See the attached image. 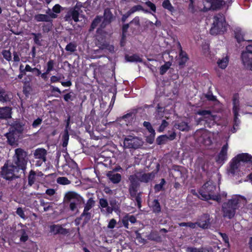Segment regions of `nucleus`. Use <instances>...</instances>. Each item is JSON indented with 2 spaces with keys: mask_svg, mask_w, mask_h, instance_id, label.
<instances>
[{
  "mask_svg": "<svg viewBox=\"0 0 252 252\" xmlns=\"http://www.w3.org/2000/svg\"><path fill=\"white\" fill-rule=\"evenodd\" d=\"M246 203L245 198L239 195H233L230 199L224 202L221 207L222 216L229 219L233 218L240 205Z\"/></svg>",
  "mask_w": 252,
  "mask_h": 252,
  "instance_id": "nucleus-1",
  "label": "nucleus"
},
{
  "mask_svg": "<svg viewBox=\"0 0 252 252\" xmlns=\"http://www.w3.org/2000/svg\"><path fill=\"white\" fill-rule=\"evenodd\" d=\"M252 157L247 153L238 155L234 158L230 163L229 168L227 170L228 173L233 177L241 176L243 173L241 171V166L245 163H252Z\"/></svg>",
  "mask_w": 252,
  "mask_h": 252,
  "instance_id": "nucleus-2",
  "label": "nucleus"
},
{
  "mask_svg": "<svg viewBox=\"0 0 252 252\" xmlns=\"http://www.w3.org/2000/svg\"><path fill=\"white\" fill-rule=\"evenodd\" d=\"M28 160L27 152L20 148L15 149V154L12 157V164L23 174H25Z\"/></svg>",
  "mask_w": 252,
  "mask_h": 252,
  "instance_id": "nucleus-3",
  "label": "nucleus"
},
{
  "mask_svg": "<svg viewBox=\"0 0 252 252\" xmlns=\"http://www.w3.org/2000/svg\"><path fill=\"white\" fill-rule=\"evenodd\" d=\"M216 187L211 181L207 182L202 187L199 193L203 199H212L220 203L221 202V195L216 194Z\"/></svg>",
  "mask_w": 252,
  "mask_h": 252,
  "instance_id": "nucleus-4",
  "label": "nucleus"
},
{
  "mask_svg": "<svg viewBox=\"0 0 252 252\" xmlns=\"http://www.w3.org/2000/svg\"><path fill=\"white\" fill-rule=\"evenodd\" d=\"M63 201L65 204H69V207L71 211L77 210L78 206L84 204L83 198L78 194L74 191H68L64 195Z\"/></svg>",
  "mask_w": 252,
  "mask_h": 252,
  "instance_id": "nucleus-5",
  "label": "nucleus"
},
{
  "mask_svg": "<svg viewBox=\"0 0 252 252\" xmlns=\"http://www.w3.org/2000/svg\"><path fill=\"white\" fill-rule=\"evenodd\" d=\"M227 24L222 14L219 13L214 17L213 26L210 32L212 35L221 34L226 31Z\"/></svg>",
  "mask_w": 252,
  "mask_h": 252,
  "instance_id": "nucleus-6",
  "label": "nucleus"
},
{
  "mask_svg": "<svg viewBox=\"0 0 252 252\" xmlns=\"http://www.w3.org/2000/svg\"><path fill=\"white\" fill-rule=\"evenodd\" d=\"M20 171L12 164L8 165L5 164L2 167L1 176L6 180L13 178H19L20 175L18 173Z\"/></svg>",
  "mask_w": 252,
  "mask_h": 252,
  "instance_id": "nucleus-7",
  "label": "nucleus"
},
{
  "mask_svg": "<svg viewBox=\"0 0 252 252\" xmlns=\"http://www.w3.org/2000/svg\"><path fill=\"white\" fill-rule=\"evenodd\" d=\"M143 144L142 139L132 135H128L124 140V147L127 149H137Z\"/></svg>",
  "mask_w": 252,
  "mask_h": 252,
  "instance_id": "nucleus-8",
  "label": "nucleus"
},
{
  "mask_svg": "<svg viewBox=\"0 0 252 252\" xmlns=\"http://www.w3.org/2000/svg\"><path fill=\"white\" fill-rule=\"evenodd\" d=\"M94 44L100 50L106 49L111 53L115 52V47L113 45L109 44L106 40L105 37L101 33L96 35Z\"/></svg>",
  "mask_w": 252,
  "mask_h": 252,
  "instance_id": "nucleus-9",
  "label": "nucleus"
},
{
  "mask_svg": "<svg viewBox=\"0 0 252 252\" xmlns=\"http://www.w3.org/2000/svg\"><path fill=\"white\" fill-rule=\"evenodd\" d=\"M241 59L244 65L252 70V44L246 46L241 53Z\"/></svg>",
  "mask_w": 252,
  "mask_h": 252,
  "instance_id": "nucleus-10",
  "label": "nucleus"
},
{
  "mask_svg": "<svg viewBox=\"0 0 252 252\" xmlns=\"http://www.w3.org/2000/svg\"><path fill=\"white\" fill-rule=\"evenodd\" d=\"M66 12L63 17L64 21L72 24L73 21L77 23L79 21V18L81 15L79 12L73 8L69 7L66 9Z\"/></svg>",
  "mask_w": 252,
  "mask_h": 252,
  "instance_id": "nucleus-11",
  "label": "nucleus"
},
{
  "mask_svg": "<svg viewBox=\"0 0 252 252\" xmlns=\"http://www.w3.org/2000/svg\"><path fill=\"white\" fill-rule=\"evenodd\" d=\"M204 8L205 11L212 9L218 10L221 8L225 4L223 0H203Z\"/></svg>",
  "mask_w": 252,
  "mask_h": 252,
  "instance_id": "nucleus-12",
  "label": "nucleus"
},
{
  "mask_svg": "<svg viewBox=\"0 0 252 252\" xmlns=\"http://www.w3.org/2000/svg\"><path fill=\"white\" fill-rule=\"evenodd\" d=\"M47 151L43 148H38L33 153V157L37 159L35 165L40 166L43 162L46 161Z\"/></svg>",
  "mask_w": 252,
  "mask_h": 252,
  "instance_id": "nucleus-13",
  "label": "nucleus"
},
{
  "mask_svg": "<svg viewBox=\"0 0 252 252\" xmlns=\"http://www.w3.org/2000/svg\"><path fill=\"white\" fill-rule=\"evenodd\" d=\"M196 223L198 227L203 229L210 228L211 225L210 215L207 213L202 214L198 218Z\"/></svg>",
  "mask_w": 252,
  "mask_h": 252,
  "instance_id": "nucleus-14",
  "label": "nucleus"
},
{
  "mask_svg": "<svg viewBox=\"0 0 252 252\" xmlns=\"http://www.w3.org/2000/svg\"><path fill=\"white\" fill-rule=\"evenodd\" d=\"M57 17L58 15L56 13H51L49 15L38 14L34 16V19L37 22H44L51 24L53 19L57 18Z\"/></svg>",
  "mask_w": 252,
  "mask_h": 252,
  "instance_id": "nucleus-15",
  "label": "nucleus"
},
{
  "mask_svg": "<svg viewBox=\"0 0 252 252\" xmlns=\"http://www.w3.org/2000/svg\"><path fill=\"white\" fill-rule=\"evenodd\" d=\"M137 177L140 182L147 183L151 181L155 178V174L152 172L151 173H145L142 172H137Z\"/></svg>",
  "mask_w": 252,
  "mask_h": 252,
  "instance_id": "nucleus-16",
  "label": "nucleus"
},
{
  "mask_svg": "<svg viewBox=\"0 0 252 252\" xmlns=\"http://www.w3.org/2000/svg\"><path fill=\"white\" fill-rule=\"evenodd\" d=\"M25 124L19 121L13 122L10 125L9 130L21 135L24 129Z\"/></svg>",
  "mask_w": 252,
  "mask_h": 252,
  "instance_id": "nucleus-17",
  "label": "nucleus"
},
{
  "mask_svg": "<svg viewBox=\"0 0 252 252\" xmlns=\"http://www.w3.org/2000/svg\"><path fill=\"white\" fill-rule=\"evenodd\" d=\"M129 193L131 199L135 200L137 204V207L140 209L142 205V199L141 195L142 192L137 193V189H128Z\"/></svg>",
  "mask_w": 252,
  "mask_h": 252,
  "instance_id": "nucleus-18",
  "label": "nucleus"
},
{
  "mask_svg": "<svg viewBox=\"0 0 252 252\" xmlns=\"http://www.w3.org/2000/svg\"><path fill=\"white\" fill-rule=\"evenodd\" d=\"M7 139V143L11 146L17 145L20 135L9 130V132L5 134Z\"/></svg>",
  "mask_w": 252,
  "mask_h": 252,
  "instance_id": "nucleus-19",
  "label": "nucleus"
},
{
  "mask_svg": "<svg viewBox=\"0 0 252 252\" xmlns=\"http://www.w3.org/2000/svg\"><path fill=\"white\" fill-rule=\"evenodd\" d=\"M176 136L175 132L173 131L169 135H162L158 136L156 139V143L158 145H162L165 144L168 140H174Z\"/></svg>",
  "mask_w": 252,
  "mask_h": 252,
  "instance_id": "nucleus-20",
  "label": "nucleus"
},
{
  "mask_svg": "<svg viewBox=\"0 0 252 252\" xmlns=\"http://www.w3.org/2000/svg\"><path fill=\"white\" fill-rule=\"evenodd\" d=\"M228 148V145L227 142L224 144L219 153L217 161L219 163H222L227 158V150Z\"/></svg>",
  "mask_w": 252,
  "mask_h": 252,
  "instance_id": "nucleus-21",
  "label": "nucleus"
},
{
  "mask_svg": "<svg viewBox=\"0 0 252 252\" xmlns=\"http://www.w3.org/2000/svg\"><path fill=\"white\" fill-rule=\"evenodd\" d=\"M50 231L53 232L54 235L58 234L65 235L68 233L67 229L63 228L61 225L56 224L52 225L50 226Z\"/></svg>",
  "mask_w": 252,
  "mask_h": 252,
  "instance_id": "nucleus-22",
  "label": "nucleus"
},
{
  "mask_svg": "<svg viewBox=\"0 0 252 252\" xmlns=\"http://www.w3.org/2000/svg\"><path fill=\"white\" fill-rule=\"evenodd\" d=\"M109 204L107 209H105V213L107 215L112 214L113 211L117 212L119 209L118 201L115 199H111L109 201Z\"/></svg>",
  "mask_w": 252,
  "mask_h": 252,
  "instance_id": "nucleus-23",
  "label": "nucleus"
},
{
  "mask_svg": "<svg viewBox=\"0 0 252 252\" xmlns=\"http://www.w3.org/2000/svg\"><path fill=\"white\" fill-rule=\"evenodd\" d=\"M197 114L203 117V119H202V120H206V121H214L216 117V115H213L210 110H199L197 111Z\"/></svg>",
  "mask_w": 252,
  "mask_h": 252,
  "instance_id": "nucleus-24",
  "label": "nucleus"
},
{
  "mask_svg": "<svg viewBox=\"0 0 252 252\" xmlns=\"http://www.w3.org/2000/svg\"><path fill=\"white\" fill-rule=\"evenodd\" d=\"M130 184L128 189H137L140 186L139 180L137 177V174L135 173L134 175H131L129 177Z\"/></svg>",
  "mask_w": 252,
  "mask_h": 252,
  "instance_id": "nucleus-25",
  "label": "nucleus"
},
{
  "mask_svg": "<svg viewBox=\"0 0 252 252\" xmlns=\"http://www.w3.org/2000/svg\"><path fill=\"white\" fill-rule=\"evenodd\" d=\"M107 176L114 184H118L120 182L122 178L121 174L116 173L114 170L109 171L107 173Z\"/></svg>",
  "mask_w": 252,
  "mask_h": 252,
  "instance_id": "nucleus-26",
  "label": "nucleus"
},
{
  "mask_svg": "<svg viewBox=\"0 0 252 252\" xmlns=\"http://www.w3.org/2000/svg\"><path fill=\"white\" fill-rule=\"evenodd\" d=\"M11 117V108L10 107H0V119H7Z\"/></svg>",
  "mask_w": 252,
  "mask_h": 252,
  "instance_id": "nucleus-27",
  "label": "nucleus"
},
{
  "mask_svg": "<svg viewBox=\"0 0 252 252\" xmlns=\"http://www.w3.org/2000/svg\"><path fill=\"white\" fill-rule=\"evenodd\" d=\"M174 126L182 131H189L190 129V126L189 125V123L184 121L176 123Z\"/></svg>",
  "mask_w": 252,
  "mask_h": 252,
  "instance_id": "nucleus-28",
  "label": "nucleus"
},
{
  "mask_svg": "<svg viewBox=\"0 0 252 252\" xmlns=\"http://www.w3.org/2000/svg\"><path fill=\"white\" fill-rule=\"evenodd\" d=\"M232 103L233 113L237 114V112H239L240 110L239 95L238 94H233L232 98Z\"/></svg>",
  "mask_w": 252,
  "mask_h": 252,
  "instance_id": "nucleus-29",
  "label": "nucleus"
},
{
  "mask_svg": "<svg viewBox=\"0 0 252 252\" xmlns=\"http://www.w3.org/2000/svg\"><path fill=\"white\" fill-rule=\"evenodd\" d=\"M19 178H13L8 180V185L11 190H17L20 187V183L18 181Z\"/></svg>",
  "mask_w": 252,
  "mask_h": 252,
  "instance_id": "nucleus-30",
  "label": "nucleus"
},
{
  "mask_svg": "<svg viewBox=\"0 0 252 252\" xmlns=\"http://www.w3.org/2000/svg\"><path fill=\"white\" fill-rule=\"evenodd\" d=\"M188 59L189 58L186 53L181 50L179 54V65L181 68L183 67Z\"/></svg>",
  "mask_w": 252,
  "mask_h": 252,
  "instance_id": "nucleus-31",
  "label": "nucleus"
},
{
  "mask_svg": "<svg viewBox=\"0 0 252 252\" xmlns=\"http://www.w3.org/2000/svg\"><path fill=\"white\" fill-rule=\"evenodd\" d=\"M147 239L150 240L154 241L157 242L161 241V238L157 231H151V233L147 236Z\"/></svg>",
  "mask_w": 252,
  "mask_h": 252,
  "instance_id": "nucleus-32",
  "label": "nucleus"
},
{
  "mask_svg": "<svg viewBox=\"0 0 252 252\" xmlns=\"http://www.w3.org/2000/svg\"><path fill=\"white\" fill-rule=\"evenodd\" d=\"M10 100V98L9 97L5 90L0 87V102L3 103L9 101Z\"/></svg>",
  "mask_w": 252,
  "mask_h": 252,
  "instance_id": "nucleus-33",
  "label": "nucleus"
},
{
  "mask_svg": "<svg viewBox=\"0 0 252 252\" xmlns=\"http://www.w3.org/2000/svg\"><path fill=\"white\" fill-rule=\"evenodd\" d=\"M103 20H105L110 23L112 22L113 19V15L109 8H106L104 11Z\"/></svg>",
  "mask_w": 252,
  "mask_h": 252,
  "instance_id": "nucleus-34",
  "label": "nucleus"
},
{
  "mask_svg": "<svg viewBox=\"0 0 252 252\" xmlns=\"http://www.w3.org/2000/svg\"><path fill=\"white\" fill-rule=\"evenodd\" d=\"M102 17L100 16H96L95 18L93 20L92 22L89 31H93L94 29L96 28V27L101 22L102 20Z\"/></svg>",
  "mask_w": 252,
  "mask_h": 252,
  "instance_id": "nucleus-35",
  "label": "nucleus"
},
{
  "mask_svg": "<svg viewBox=\"0 0 252 252\" xmlns=\"http://www.w3.org/2000/svg\"><path fill=\"white\" fill-rule=\"evenodd\" d=\"M126 60L130 62H142V59L137 55L134 54L131 56H126Z\"/></svg>",
  "mask_w": 252,
  "mask_h": 252,
  "instance_id": "nucleus-36",
  "label": "nucleus"
},
{
  "mask_svg": "<svg viewBox=\"0 0 252 252\" xmlns=\"http://www.w3.org/2000/svg\"><path fill=\"white\" fill-rule=\"evenodd\" d=\"M172 65V63L170 62H166L164 64L161 65L159 68V73L160 75L164 74L167 70L169 69Z\"/></svg>",
  "mask_w": 252,
  "mask_h": 252,
  "instance_id": "nucleus-37",
  "label": "nucleus"
},
{
  "mask_svg": "<svg viewBox=\"0 0 252 252\" xmlns=\"http://www.w3.org/2000/svg\"><path fill=\"white\" fill-rule=\"evenodd\" d=\"M95 204V201L94 200L92 197L90 198L87 203L85 204L84 211H88L91 210Z\"/></svg>",
  "mask_w": 252,
  "mask_h": 252,
  "instance_id": "nucleus-38",
  "label": "nucleus"
},
{
  "mask_svg": "<svg viewBox=\"0 0 252 252\" xmlns=\"http://www.w3.org/2000/svg\"><path fill=\"white\" fill-rule=\"evenodd\" d=\"M36 173L32 170H31L30 172L28 177V185L32 186L36 180Z\"/></svg>",
  "mask_w": 252,
  "mask_h": 252,
  "instance_id": "nucleus-39",
  "label": "nucleus"
},
{
  "mask_svg": "<svg viewBox=\"0 0 252 252\" xmlns=\"http://www.w3.org/2000/svg\"><path fill=\"white\" fill-rule=\"evenodd\" d=\"M156 112L155 117L157 118V119H160L163 116L164 113V108L160 106L159 104H158Z\"/></svg>",
  "mask_w": 252,
  "mask_h": 252,
  "instance_id": "nucleus-40",
  "label": "nucleus"
},
{
  "mask_svg": "<svg viewBox=\"0 0 252 252\" xmlns=\"http://www.w3.org/2000/svg\"><path fill=\"white\" fill-rule=\"evenodd\" d=\"M152 209L154 213H158L161 211L160 204L158 199H155L152 202Z\"/></svg>",
  "mask_w": 252,
  "mask_h": 252,
  "instance_id": "nucleus-41",
  "label": "nucleus"
},
{
  "mask_svg": "<svg viewBox=\"0 0 252 252\" xmlns=\"http://www.w3.org/2000/svg\"><path fill=\"white\" fill-rule=\"evenodd\" d=\"M20 234V240L22 242H26L29 239V236L24 229H21L18 231Z\"/></svg>",
  "mask_w": 252,
  "mask_h": 252,
  "instance_id": "nucleus-42",
  "label": "nucleus"
},
{
  "mask_svg": "<svg viewBox=\"0 0 252 252\" xmlns=\"http://www.w3.org/2000/svg\"><path fill=\"white\" fill-rule=\"evenodd\" d=\"M143 126L147 129V130L149 131L150 133H151V136L152 137H154L156 133L151 123L148 122H144L143 123Z\"/></svg>",
  "mask_w": 252,
  "mask_h": 252,
  "instance_id": "nucleus-43",
  "label": "nucleus"
},
{
  "mask_svg": "<svg viewBox=\"0 0 252 252\" xmlns=\"http://www.w3.org/2000/svg\"><path fill=\"white\" fill-rule=\"evenodd\" d=\"M99 206L100 208H101V211L102 212L103 211H105V210H103V209L105 208L106 209H107V207H108V202L107 200V199L104 198H99Z\"/></svg>",
  "mask_w": 252,
  "mask_h": 252,
  "instance_id": "nucleus-44",
  "label": "nucleus"
},
{
  "mask_svg": "<svg viewBox=\"0 0 252 252\" xmlns=\"http://www.w3.org/2000/svg\"><path fill=\"white\" fill-rule=\"evenodd\" d=\"M228 63V59L227 57L223 58L221 60H219L217 63L218 65L222 69H224L227 65Z\"/></svg>",
  "mask_w": 252,
  "mask_h": 252,
  "instance_id": "nucleus-45",
  "label": "nucleus"
},
{
  "mask_svg": "<svg viewBox=\"0 0 252 252\" xmlns=\"http://www.w3.org/2000/svg\"><path fill=\"white\" fill-rule=\"evenodd\" d=\"M80 216L82 218H84V224L88 223L92 217L91 213L88 211H83Z\"/></svg>",
  "mask_w": 252,
  "mask_h": 252,
  "instance_id": "nucleus-46",
  "label": "nucleus"
},
{
  "mask_svg": "<svg viewBox=\"0 0 252 252\" xmlns=\"http://www.w3.org/2000/svg\"><path fill=\"white\" fill-rule=\"evenodd\" d=\"M235 38L238 42L244 40L243 34L240 29H236L235 31Z\"/></svg>",
  "mask_w": 252,
  "mask_h": 252,
  "instance_id": "nucleus-47",
  "label": "nucleus"
},
{
  "mask_svg": "<svg viewBox=\"0 0 252 252\" xmlns=\"http://www.w3.org/2000/svg\"><path fill=\"white\" fill-rule=\"evenodd\" d=\"M32 35L33 36V40L35 44L38 46L41 45V40L40 39L42 37V34L40 33H32Z\"/></svg>",
  "mask_w": 252,
  "mask_h": 252,
  "instance_id": "nucleus-48",
  "label": "nucleus"
},
{
  "mask_svg": "<svg viewBox=\"0 0 252 252\" xmlns=\"http://www.w3.org/2000/svg\"><path fill=\"white\" fill-rule=\"evenodd\" d=\"M77 44L74 42H70L65 47V49L68 52L73 53L76 51Z\"/></svg>",
  "mask_w": 252,
  "mask_h": 252,
  "instance_id": "nucleus-49",
  "label": "nucleus"
},
{
  "mask_svg": "<svg viewBox=\"0 0 252 252\" xmlns=\"http://www.w3.org/2000/svg\"><path fill=\"white\" fill-rule=\"evenodd\" d=\"M162 5L163 8L168 10L170 12H173L174 11V8L171 5L169 0H164Z\"/></svg>",
  "mask_w": 252,
  "mask_h": 252,
  "instance_id": "nucleus-50",
  "label": "nucleus"
},
{
  "mask_svg": "<svg viewBox=\"0 0 252 252\" xmlns=\"http://www.w3.org/2000/svg\"><path fill=\"white\" fill-rule=\"evenodd\" d=\"M57 182L59 184L63 185H66L70 184V181L66 177H58L57 179Z\"/></svg>",
  "mask_w": 252,
  "mask_h": 252,
  "instance_id": "nucleus-51",
  "label": "nucleus"
},
{
  "mask_svg": "<svg viewBox=\"0 0 252 252\" xmlns=\"http://www.w3.org/2000/svg\"><path fill=\"white\" fill-rule=\"evenodd\" d=\"M234 114V124H233V132H236V127L239 126L240 123V120L238 119L239 112H237V114L233 113Z\"/></svg>",
  "mask_w": 252,
  "mask_h": 252,
  "instance_id": "nucleus-52",
  "label": "nucleus"
},
{
  "mask_svg": "<svg viewBox=\"0 0 252 252\" xmlns=\"http://www.w3.org/2000/svg\"><path fill=\"white\" fill-rule=\"evenodd\" d=\"M32 91V88L29 82H25L24 85L23 87V93L26 95L28 96Z\"/></svg>",
  "mask_w": 252,
  "mask_h": 252,
  "instance_id": "nucleus-53",
  "label": "nucleus"
},
{
  "mask_svg": "<svg viewBox=\"0 0 252 252\" xmlns=\"http://www.w3.org/2000/svg\"><path fill=\"white\" fill-rule=\"evenodd\" d=\"M110 23L105 21L103 20L102 23L100 24L99 27L97 29L96 32L97 34L101 33L102 32V30L104 29L107 25L110 24Z\"/></svg>",
  "mask_w": 252,
  "mask_h": 252,
  "instance_id": "nucleus-54",
  "label": "nucleus"
},
{
  "mask_svg": "<svg viewBox=\"0 0 252 252\" xmlns=\"http://www.w3.org/2000/svg\"><path fill=\"white\" fill-rule=\"evenodd\" d=\"M110 23L105 21L103 20L102 23L100 24L99 27L97 29L96 32L97 34L101 33L102 32V30L104 29L107 25L110 24Z\"/></svg>",
  "mask_w": 252,
  "mask_h": 252,
  "instance_id": "nucleus-55",
  "label": "nucleus"
},
{
  "mask_svg": "<svg viewBox=\"0 0 252 252\" xmlns=\"http://www.w3.org/2000/svg\"><path fill=\"white\" fill-rule=\"evenodd\" d=\"M54 62L52 60H50L47 63V68L46 71V73H49L51 71L54 69Z\"/></svg>",
  "mask_w": 252,
  "mask_h": 252,
  "instance_id": "nucleus-56",
  "label": "nucleus"
},
{
  "mask_svg": "<svg viewBox=\"0 0 252 252\" xmlns=\"http://www.w3.org/2000/svg\"><path fill=\"white\" fill-rule=\"evenodd\" d=\"M144 10L143 7L141 5H137L133 6L128 11L132 14L137 11Z\"/></svg>",
  "mask_w": 252,
  "mask_h": 252,
  "instance_id": "nucleus-57",
  "label": "nucleus"
},
{
  "mask_svg": "<svg viewBox=\"0 0 252 252\" xmlns=\"http://www.w3.org/2000/svg\"><path fill=\"white\" fill-rule=\"evenodd\" d=\"M3 58L8 61L11 60V54L9 50H3L2 52Z\"/></svg>",
  "mask_w": 252,
  "mask_h": 252,
  "instance_id": "nucleus-58",
  "label": "nucleus"
},
{
  "mask_svg": "<svg viewBox=\"0 0 252 252\" xmlns=\"http://www.w3.org/2000/svg\"><path fill=\"white\" fill-rule=\"evenodd\" d=\"M24 70H26V71H29V72H34V70H37V76H39L41 74V71L36 68H32L29 64H27L26 65V67L24 69Z\"/></svg>",
  "mask_w": 252,
  "mask_h": 252,
  "instance_id": "nucleus-59",
  "label": "nucleus"
},
{
  "mask_svg": "<svg viewBox=\"0 0 252 252\" xmlns=\"http://www.w3.org/2000/svg\"><path fill=\"white\" fill-rule=\"evenodd\" d=\"M168 126V123L165 120L162 121V123L159 126L158 131L159 132H162L164 131L165 128Z\"/></svg>",
  "mask_w": 252,
  "mask_h": 252,
  "instance_id": "nucleus-60",
  "label": "nucleus"
},
{
  "mask_svg": "<svg viewBox=\"0 0 252 252\" xmlns=\"http://www.w3.org/2000/svg\"><path fill=\"white\" fill-rule=\"evenodd\" d=\"M133 116L134 114L131 112L124 115L122 118L125 120L126 121L130 122L133 119Z\"/></svg>",
  "mask_w": 252,
  "mask_h": 252,
  "instance_id": "nucleus-61",
  "label": "nucleus"
},
{
  "mask_svg": "<svg viewBox=\"0 0 252 252\" xmlns=\"http://www.w3.org/2000/svg\"><path fill=\"white\" fill-rule=\"evenodd\" d=\"M136 239L139 243L141 244H146L147 243L146 240L143 239L141 237V234L137 232H136Z\"/></svg>",
  "mask_w": 252,
  "mask_h": 252,
  "instance_id": "nucleus-62",
  "label": "nucleus"
},
{
  "mask_svg": "<svg viewBox=\"0 0 252 252\" xmlns=\"http://www.w3.org/2000/svg\"><path fill=\"white\" fill-rule=\"evenodd\" d=\"M63 147H65L67 146L68 139H69V135L68 133V131L67 130L65 131L64 134L63 135Z\"/></svg>",
  "mask_w": 252,
  "mask_h": 252,
  "instance_id": "nucleus-63",
  "label": "nucleus"
},
{
  "mask_svg": "<svg viewBox=\"0 0 252 252\" xmlns=\"http://www.w3.org/2000/svg\"><path fill=\"white\" fill-rule=\"evenodd\" d=\"M82 7V3L81 2H77L75 5L72 7L81 14L83 12V11L81 10V8Z\"/></svg>",
  "mask_w": 252,
  "mask_h": 252,
  "instance_id": "nucleus-64",
  "label": "nucleus"
}]
</instances>
